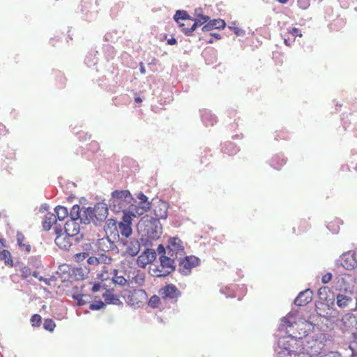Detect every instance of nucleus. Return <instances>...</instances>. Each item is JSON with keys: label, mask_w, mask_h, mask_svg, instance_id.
Instances as JSON below:
<instances>
[{"label": "nucleus", "mask_w": 357, "mask_h": 357, "mask_svg": "<svg viewBox=\"0 0 357 357\" xmlns=\"http://www.w3.org/2000/svg\"><path fill=\"white\" fill-rule=\"evenodd\" d=\"M313 292L307 289L298 294L294 300V304L297 306H304L308 304L312 300Z\"/></svg>", "instance_id": "nucleus-13"}, {"label": "nucleus", "mask_w": 357, "mask_h": 357, "mask_svg": "<svg viewBox=\"0 0 357 357\" xmlns=\"http://www.w3.org/2000/svg\"><path fill=\"white\" fill-rule=\"evenodd\" d=\"M137 231L142 245L148 247L152 245L153 240H157L161 236L162 227L158 219L146 215L139 221Z\"/></svg>", "instance_id": "nucleus-2"}, {"label": "nucleus", "mask_w": 357, "mask_h": 357, "mask_svg": "<svg viewBox=\"0 0 357 357\" xmlns=\"http://www.w3.org/2000/svg\"><path fill=\"white\" fill-rule=\"evenodd\" d=\"M294 351H291V356H289V357H312L313 355L312 353L307 352L305 350H303L302 349L297 351L294 349V344H293V347H291Z\"/></svg>", "instance_id": "nucleus-32"}, {"label": "nucleus", "mask_w": 357, "mask_h": 357, "mask_svg": "<svg viewBox=\"0 0 357 357\" xmlns=\"http://www.w3.org/2000/svg\"><path fill=\"white\" fill-rule=\"evenodd\" d=\"M157 253L155 250L151 248H146L143 253L138 257V262L142 260H146L142 261L144 264L151 263L156 259Z\"/></svg>", "instance_id": "nucleus-18"}, {"label": "nucleus", "mask_w": 357, "mask_h": 357, "mask_svg": "<svg viewBox=\"0 0 357 357\" xmlns=\"http://www.w3.org/2000/svg\"><path fill=\"white\" fill-rule=\"evenodd\" d=\"M221 150L224 153L231 155L237 153L239 149L234 143L228 142L222 145Z\"/></svg>", "instance_id": "nucleus-24"}, {"label": "nucleus", "mask_w": 357, "mask_h": 357, "mask_svg": "<svg viewBox=\"0 0 357 357\" xmlns=\"http://www.w3.org/2000/svg\"><path fill=\"white\" fill-rule=\"evenodd\" d=\"M115 272V276L112 278V282L115 284H118L121 287H125L128 284L127 280L123 276H117V270L114 271Z\"/></svg>", "instance_id": "nucleus-36"}, {"label": "nucleus", "mask_w": 357, "mask_h": 357, "mask_svg": "<svg viewBox=\"0 0 357 357\" xmlns=\"http://www.w3.org/2000/svg\"><path fill=\"white\" fill-rule=\"evenodd\" d=\"M123 217H122V221L119 223L127 225H131L132 224V217H137V215H135V214H132V213L130 210V206H128V211L123 209Z\"/></svg>", "instance_id": "nucleus-29"}, {"label": "nucleus", "mask_w": 357, "mask_h": 357, "mask_svg": "<svg viewBox=\"0 0 357 357\" xmlns=\"http://www.w3.org/2000/svg\"><path fill=\"white\" fill-rule=\"evenodd\" d=\"M0 260L3 261L6 266H13V261L10 252L7 250H3L0 253Z\"/></svg>", "instance_id": "nucleus-28"}, {"label": "nucleus", "mask_w": 357, "mask_h": 357, "mask_svg": "<svg viewBox=\"0 0 357 357\" xmlns=\"http://www.w3.org/2000/svg\"><path fill=\"white\" fill-rule=\"evenodd\" d=\"M116 223V220L113 218H109L106 221L105 225L104 227V231L107 235L118 234Z\"/></svg>", "instance_id": "nucleus-23"}, {"label": "nucleus", "mask_w": 357, "mask_h": 357, "mask_svg": "<svg viewBox=\"0 0 357 357\" xmlns=\"http://www.w3.org/2000/svg\"><path fill=\"white\" fill-rule=\"evenodd\" d=\"M175 257L169 255H161L159 257L160 265L152 264L149 266V273L155 278H165L176 269Z\"/></svg>", "instance_id": "nucleus-5"}, {"label": "nucleus", "mask_w": 357, "mask_h": 357, "mask_svg": "<svg viewBox=\"0 0 357 357\" xmlns=\"http://www.w3.org/2000/svg\"><path fill=\"white\" fill-rule=\"evenodd\" d=\"M63 228L60 225L55 224L54 227V232L56 234V236L61 235L65 234V231H63Z\"/></svg>", "instance_id": "nucleus-55"}, {"label": "nucleus", "mask_w": 357, "mask_h": 357, "mask_svg": "<svg viewBox=\"0 0 357 357\" xmlns=\"http://www.w3.org/2000/svg\"><path fill=\"white\" fill-rule=\"evenodd\" d=\"M173 19L175 22H178L180 20H192V17H190L188 12L184 10H178L176 11Z\"/></svg>", "instance_id": "nucleus-30"}, {"label": "nucleus", "mask_w": 357, "mask_h": 357, "mask_svg": "<svg viewBox=\"0 0 357 357\" xmlns=\"http://www.w3.org/2000/svg\"><path fill=\"white\" fill-rule=\"evenodd\" d=\"M327 287H321L318 290V294L319 296V298L323 300V299H326V296H324L326 294V291H327Z\"/></svg>", "instance_id": "nucleus-50"}, {"label": "nucleus", "mask_w": 357, "mask_h": 357, "mask_svg": "<svg viewBox=\"0 0 357 357\" xmlns=\"http://www.w3.org/2000/svg\"><path fill=\"white\" fill-rule=\"evenodd\" d=\"M167 209L168 204L165 202H159L158 205L153 209V213L155 217L160 220V219L165 220L167 217Z\"/></svg>", "instance_id": "nucleus-17"}, {"label": "nucleus", "mask_w": 357, "mask_h": 357, "mask_svg": "<svg viewBox=\"0 0 357 357\" xmlns=\"http://www.w3.org/2000/svg\"><path fill=\"white\" fill-rule=\"evenodd\" d=\"M295 38L291 40L290 38H284V43L287 46H291V43L294 42Z\"/></svg>", "instance_id": "nucleus-62"}, {"label": "nucleus", "mask_w": 357, "mask_h": 357, "mask_svg": "<svg viewBox=\"0 0 357 357\" xmlns=\"http://www.w3.org/2000/svg\"><path fill=\"white\" fill-rule=\"evenodd\" d=\"M68 216H70L71 220H80V222L82 223V218L83 217V208L81 211L80 206L78 204H74L72 206L70 211L69 212Z\"/></svg>", "instance_id": "nucleus-22"}, {"label": "nucleus", "mask_w": 357, "mask_h": 357, "mask_svg": "<svg viewBox=\"0 0 357 357\" xmlns=\"http://www.w3.org/2000/svg\"><path fill=\"white\" fill-rule=\"evenodd\" d=\"M228 28L234 31V33L238 36H243L245 34V31L243 29L238 28L237 26L229 25Z\"/></svg>", "instance_id": "nucleus-44"}, {"label": "nucleus", "mask_w": 357, "mask_h": 357, "mask_svg": "<svg viewBox=\"0 0 357 357\" xmlns=\"http://www.w3.org/2000/svg\"><path fill=\"white\" fill-rule=\"evenodd\" d=\"M160 302V298L157 295L152 296L149 301V305L152 308H155L158 306V304Z\"/></svg>", "instance_id": "nucleus-42"}, {"label": "nucleus", "mask_w": 357, "mask_h": 357, "mask_svg": "<svg viewBox=\"0 0 357 357\" xmlns=\"http://www.w3.org/2000/svg\"><path fill=\"white\" fill-rule=\"evenodd\" d=\"M85 64L88 67L94 66L98 63V59L96 56V54L93 53H89L84 60Z\"/></svg>", "instance_id": "nucleus-33"}, {"label": "nucleus", "mask_w": 357, "mask_h": 357, "mask_svg": "<svg viewBox=\"0 0 357 357\" xmlns=\"http://www.w3.org/2000/svg\"><path fill=\"white\" fill-rule=\"evenodd\" d=\"M56 219L54 213H50L48 216H46L43 221V227L45 231H50L52 226L56 224Z\"/></svg>", "instance_id": "nucleus-27"}, {"label": "nucleus", "mask_w": 357, "mask_h": 357, "mask_svg": "<svg viewBox=\"0 0 357 357\" xmlns=\"http://www.w3.org/2000/svg\"><path fill=\"white\" fill-rule=\"evenodd\" d=\"M210 36L213 37L216 40H220L221 38V36L218 33H211L210 34Z\"/></svg>", "instance_id": "nucleus-64"}, {"label": "nucleus", "mask_w": 357, "mask_h": 357, "mask_svg": "<svg viewBox=\"0 0 357 357\" xmlns=\"http://www.w3.org/2000/svg\"><path fill=\"white\" fill-rule=\"evenodd\" d=\"M129 206L132 214L140 216L150 210L151 208V202H139L137 204H131Z\"/></svg>", "instance_id": "nucleus-12"}, {"label": "nucleus", "mask_w": 357, "mask_h": 357, "mask_svg": "<svg viewBox=\"0 0 357 357\" xmlns=\"http://www.w3.org/2000/svg\"><path fill=\"white\" fill-rule=\"evenodd\" d=\"M337 264H340L345 269L350 270L354 268L356 261L350 252H346L340 257Z\"/></svg>", "instance_id": "nucleus-14"}, {"label": "nucleus", "mask_w": 357, "mask_h": 357, "mask_svg": "<svg viewBox=\"0 0 357 357\" xmlns=\"http://www.w3.org/2000/svg\"><path fill=\"white\" fill-rule=\"evenodd\" d=\"M101 285L100 282H95L92 286L91 291L93 293L98 292L100 289Z\"/></svg>", "instance_id": "nucleus-57"}, {"label": "nucleus", "mask_w": 357, "mask_h": 357, "mask_svg": "<svg viewBox=\"0 0 357 357\" xmlns=\"http://www.w3.org/2000/svg\"><path fill=\"white\" fill-rule=\"evenodd\" d=\"M123 245L127 246V253L131 257H135L138 255L140 250V243L136 238H132L130 241H121Z\"/></svg>", "instance_id": "nucleus-15"}, {"label": "nucleus", "mask_w": 357, "mask_h": 357, "mask_svg": "<svg viewBox=\"0 0 357 357\" xmlns=\"http://www.w3.org/2000/svg\"><path fill=\"white\" fill-rule=\"evenodd\" d=\"M295 341L293 336H282L278 340L277 344L274 347V351L276 357H288L291 356V351H294L291 342Z\"/></svg>", "instance_id": "nucleus-6"}, {"label": "nucleus", "mask_w": 357, "mask_h": 357, "mask_svg": "<svg viewBox=\"0 0 357 357\" xmlns=\"http://www.w3.org/2000/svg\"><path fill=\"white\" fill-rule=\"evenodd\" d=\"M38 280L45 282L46 285H51L49 278H44L43 276H40V278H38Z\"/></svg>", "instance_id": "nucleus-60"}, {"label": "nucleus", "mask_w": 357, "mask_h": 357, "mask_svg": "<svg viewBox=\"0 0 357 357\" xmlns=\"http://www.w3.org/2000/svg\"><path fill=\"white\" fill-rule=\"evenodd\" d=\"M345 319H348L349 321H351V324L353 323V321H356V317L354 315V314H347L344 318H343V320H344Z\"/></svg>", "instance_id": "nucleus-58"}, {"label": "nucleus", "mask_w": 357, "mask_h": 357, "mask_svg": "<svg viewBox=\"0 0 357 357\" xmlns=\"http://www.w3.org/2000/svg\"><path fill=\"white\" fill-rule=\"evenodd\" d=\"M105 307V302L101 300L96 301L89 305V309L91 310H100Z\"/></svg>", "instance_id": "nucleus-40"}, {"label": "nucleus", "mask_w": 357, "mask_h": 357, "mask_svg": "<svg viewBox=\"0 0 357 357\" xmlns=\"http://www.w3.org/2000/svg\"><path fill=\"white\" fill-rule=\"evenodd\" d=\"M167 255L176 259L185 255L183 242L177 236L170 237L167 245Z\"/></svg>", "instance_id": "nucleus-8"}, {"label": "nucleus", "mask_w": 357, "mask_h": 357, "mask_svg": "<svg viewBox=\"0 0 357 357\" xmlns=\"http://www.w3.org/2000/svg\"><path fill=\"white\" fill-rule=\"evenodd\" d=\"M63 230L66 234L74 237V241L75 243H79L83 238V234H79V224L75 220L70 219L68 220L64 225Z\"/></svg>", "instance_id": "nucleus-9"}, {"label": "nucleus", "mask_w": 357, "mask_h": 357, "mask_svg": "<svg viewBox=\"0 0 357 357\" xmlns=\"http://www.w3.org/2000/svg\"><path fill=\"white\" fill-rule=\"evenodd\" d=\"M285 163L284 156L282 154H277L271 158L270 165L273 168L279 170Z\"/></svg>", "instance_id": "nucleus-21"}, {"label": "nucleus", "mask_w": 357, "mask_h": 357, "mask_svg": "<svg viewBox=\"0 0 357 357\" xmlns=\"http://www.w3.org/2000/svg\"><path fill=\"white\" fill-rule=\"evenodd\" d=\"M167 43L169 45H174L177 43V40L174 37L167 39Z\"/></svg>", "instance_id": "nucleus-61"}, {"label": "nucleus", "mask_w": 357, "mask_h": 357, "mask_svg": "<svg viewBox=\"0 0 357 357\" xmlns=\"http://www.w3.org/2000/svg\"><path fill=\"white\" fill-rule=\"evenodd\" d=\"M119 227L120 229V232L122 236L126 238H128L132 234V228L131 225H123L121 223H119Z\"/></svg>", "instance_id": "nucleus-34"}, {"label": "nucleus", "mask_w": 357, "mask_h": 357, "mask_svg": "<svg viewBox=\"0 0 357 357\" xmlns=\"http://www.w3.org/2000/svg\"><path fill=\"white\" fill-rule=\"evenodd\" d=\"M83 297H86V295H74L73 298L77 301V305L78 306H83L87 303L84 300Z\"/></svg>", "instance_id": "nucleus-43"}, {"label": "nucleus", "mask_w": 357, "mask_h": 357, "mask_svg": "<svg viewBox=\"0 0 357 357\" xmlns=\"http://www.w3.org/2000/svg\"><path fill=\"white\" fill-rule=\"evenodd\" d=\"M179 26L182 27V31L187 36H192V32L199 26L198 24L195 22L190 28H185V24L183 23L180 24Z\"/></svg>", "instance_id": "nucleus-37"}, {"label": "nucleus", "mask_w": 357, "mask_h": 357, "mask_svg": "<svg viewBox=\"0 0 357 357\" xmlns=\"http://www.w3.org/2000/svg\"><path fill=\"white\" fill-rule=\"evenodd\" d=\"M201 118L205 126H213L217 122V117L208 109L201 111Z\"/></svg>", "instance_id": "nucleus-19"}, {"label": "nucleus", "mask_w": 357, "mask_h": 357, "mask_svg": "<svg viewBox=\"0 0 357 357\" xmlns=\"http://www.w3.org/2000/svg\"><path fill=\"white\" fill-rule=\"evenodd\" d=\"M74 237L67 234L56 236L54 242L57 246L64 250H68L73 245Z\"/></svg>", "instance_id": "nucleus-11"}, {"label": "nucleus", "mask_w": 357, "mask_h": 357, "mask_svg": "<svg viewBox=\"0 0 357 357\" xmlns=\"http://www.w3.org/2000/svg\"><path fill=\"white\" fill-rule=\"evenodd\" d=\"M102 297L105 299V303L118 305L121 303L119 297L111 293L109 290H107L103 294Z\"/></svg>", "instance_id": "nucleus-25"}, {"label": "nucleus", "mask_w": 357, "mask_h": 357, "mask_svg": "<svg viewBox=\"0 0 357 357\" xmlns=\"http://www.w3.org/2000/svg\"><path fill=\"white\" fill-rule=\"evenodd\" d=\"M297 4L301 9L305 10L310 5V0H298Z\"/></svg>", "instance_id": "nucleus-47"}, {"label": "nucleus", "mask_w": 357, "mask_h": 357, "mask_svg": "<svg viewBox=\"0 0 357 357\" xmlns=\"http://www.w3.org/2000/svg\"><path fill=\"white\" fill-rule=\"evenodd\" d=\"M56 327L54 321L52 319H46L43 323V328L45 330L52 332Z\"/></svg>", "instance_id": "nucleus-39"}, {"label": "nucleus", "mask_w": 357, "mask_h": 357, "mask_svg": "<svg viewBox=\"0 0 357 357\" xmlns=\"http://www.w3.org/2000/svg\"><path fill=\"white\" fill-rule=\"evenodd\" d=\"M48 209L49 205L47 204H43L39 208V211L40 213H45V211H47Z\"/></svg>", "instance_id": "nucleus-59"}, {"label": "nucleus", "mask_w": 357, "mask_h": 357, "mask_svg": "<svg viewBox=\"0 0 357 357\" xmlns=\"http://www.w3.org/2000/svg\"><path fill=\"white\" fill-rule=\"evenodd\" d=\"M321 357H342L341 354L337 351H329Z\"/></svg>", "instance_id": "nucleus-51"}, {"label": "nucleus", "mask_w": 357, "mask_h": 357, "mask_svg": "<svg viewBox=\"0 0 357 357\" xmlns=\"http://www.w3.org/2000/svg\"><path fill=\"white\" fill-rule=\"evenodd\" d=\"M157 252L159 255V257L161 255H167V246L165 247L162 244H160L158 246Z\"/></svg>", "instance_id": "nucleus-48"}, {"label": "nucleus", "mask_w": 357, "mask_h": 357, "mask_svg": "<svg viewBox=\"0 0 357 357\" xmlns=\"http://www.w3.org/2000/svg\"><path fill=\"white\" fill-rule=\"evenodd\" d=\"M87 262L91 265H98L100 263V261L96 257L92 256L88 258Z\"/></svg>", "instance_id": "nucleus-53"}, {"label": "nucleus", "mask_w": 357, "mask_h": 357, "mask_svg": "<svg viewBox=\"0 0 357 357\" xmlns=\"http://www.w3.org/2000/svg\"><path fill=\"white\" fill-rule=\"evenodd\" d=\"M54 212L56 213V219L60 221H62L66 218L68 217L69 214L67 207L60 205L54 208Z\"/></svg>", "instance_id": "nucleus-26"}, {"label": "nucleus", "mask_w": 357, "mask_h": 357, "mask_svg": "<svg viewBox=\"0 0 357 357\" xmlns=\"http://www.w3.org/2000/svg\"><path fill=\"white\" fill-rule=\"evenodd\" d=\"M139 71L143 75L146 73V69L142 62L139 63Z\"/></svg>", "instance_id": "nucleus-63"}, {"label": "nucleus", "mask_w": 357, "mask_h": 357, "mask_svg": "<svg viewBox=\"0 0 357 357\" xmlns=\"http://www.w3.org/2000/svg\"><path fill=\"white\" fill-rule=\"evenodd\" d=\"M177 259L179 266L178 271L184 276L190 275L192 269L200 264V259L194 255L181 257Z\"/></svg>", "instance_id": "nucleus-7"}, {"label": "nucleus", "mask_w": 357, "mask_h": 357, "mask_svg": "<svg viewBox=\"0 0 357 357\" xmlns=\"http://www.w3.org/2000/svg\"><path fill=\"white\" fill-rule=\"evenodd\" d=\"M136 197L139 200V202H149L146 195H145L142 192H139L136 195Z\"/></svg>", "instance_id": "nucleus-54"}, {"label": "nucleus", "mask_w": 357, "mask_h": 357, "mask_svg": "<svg viewBox=\"0 0 357 357\" xmlns=\"http://www.w3.org/2000/svg\"><path fill=\"white\" fill-rule=\"evenodd\" d=\"M17 242L20 247L24 248L26 252H29L31 251V245L29 244H25L23 243L24 240V236L21 231H17Z\"/></svg>", "instance_id": "nucleus-31"}, {"label": "nucleus", "mask_w": 357, "mask_h": 357, "mask_svg": "<svg viewBox=\"0 0 357 357\" xmlns=\"http://www.w3.org/2000/svg\"><path fill=\"white\" fill-rule=\"evenodd\" d=\"M332 279V274L331 273H327L324 275L321 278V282L324 284L328 283Z\"/></svg>", "instance_id": "nucleus-52"}, {"label": "nucleus", "mask_w": 357, "mask_h": 357, "mask_svg": "<svg viewBox=\"0 0 357 357\" xmlns=\"http://www.w3.org/2000/svg\"><path fill=\"white\" fill-rule=\"evenodd\" d=\"M289 33L291 35H292L294 38L297 37V36H299V37L302 36V33H301V31L298 28H296V27L291 28L290 30H289Z\"/></svg>", "instance_id": "nucleus-49"}, {"label": "nucleus", "mask_w": 357, "mask_h": 357, "mask_svg": "<svg viewBox=\"0 0 357 357\" xmlns=\"http://www.w3.org/2000/svg\"><path fill=\"white\" fill-rule=\"evenodd\" d=\"M210 20V17L208 15H205L200 13H197V17L195 19L192 18V21H194L195 23L198 24V26H200L202 25L206 24V23Z\"/></svg>", "instance_id": "nucleus-35"}, {"label": "nucleus", "mask_w": 357, "mask_h": 357, "mask_svg": "<svg viewBox=\"0 0 357 357\" xmlns=\"http://www.w3.org/2000/svg\"><path fill=\"white\" fill-rule=\"evenodd\" d=\"M226 26V23L225 20L222 19H213V20H209L206 24H204L202 30L204 32L210 31L213 29H224Z\"/></svg>", "instance_id": "nucleus-16"}, {"label": "nucleus", "mask_w": 357, "mask_h": 357, "mask_svg": "<svg viewBox=\"0 0 357 357\" xmlns=\"http://www.w3.org/2000/svg\"><path fill=\"white\" fill-rule=\"evenodd\" d=\"M30 321L33 327H38L40 326L42 321L41 316L38 314H35L31 316Z\"/></svg>", "instance_id": "nucleus-41"}, {"label": "nucleus", "mask_w": 357, "mask_h": 357, "mask_svg": "<svg viewBox=\"0 0 357 357\" xmlns=\"http://www.w3.org/2000/svg\"><path fill=\"white\" fill-rule=\"evenodd\" d=\"M22 273V278H27L31 275V268L28 266H23L21 270Z\"/></svg>", "instance_id": "nucleus-46"}, {"label": "nucleus", "mask_w": 357, "mask_h": 357, "mask_svg": "<svg viewBox=\"0 0 357 357\" xmlns=\"http://www.w3.org/2000/svg\"><path fill=\"white\" fill-rule=\"evenodd\" d=\"M296 314L297 311H291L286 317H284L281 319L278 330L280 333L284 332L287 334L286 336L291 335L294 337L295 341L291 342L292 344L302 346L303 350L312 353L313 356H315L319 353V348H317V345L319 344V343L317 340L306 337L303 340L301 337H298L291 333L294 324H296L295 318Z\"/></svg>", "instance_id": "nucleus-1"}, {"label": "nucleus", "mask_w": 357, "mask_h": 357, "mask_svg": "<svg viewBox=\"0 0 357 357\" xmlns=\"http://www.w3.org/2000/svg\"><path fill=\"white\" fill-rule=\"evenodd\" d=\"M327 228L333 234H337L339 231L340 226L337 224V222H331L328 224Z\"/></svg>", "instance_id": "nucleus-45"}, {"label": "nucleus", "mask_w": 357, "mask_h": 357, "mask_svg": "<svg viewBox=\"0 0 357 357\" xmlns=\"http://www.w3.org/2000/svg\"><path fill=\"white\" fill-rule=\"evenodd\" d=\"M132 202L137 203L129 190H116L111 193L108 205L112 211L118 213L126 209L131 204Z\"/></svg>", "instance_id": "nucleus-4"}, {"label": "nucleus", "mask_w": 357, "mask_h": 357, "mask_svg": "<svg viewBox=\"0 0 357 357\" xmlns=\"http://www.w3.org/2000/svg\"><path fill=\"white\" fill-rule=\"evenodd\" d=\"M353 303L351 296L338 293L336 296V303L338 307L344 308L349 307Z\"/></svg>", "instance_id": "nucleus-20"}, {"label": "nucleus", "mask_w": 357, "mask_h": 357, "mask_svg": "<svg viewBox=\"0 0 357 357\" xmlns=\"http://www.w3.org/2000/svg\"><path fill=\"white\" fill-rule=\"evenodd\" d=\"M108 204L99 202L95 204L94 207H83V217L82 224H94L100 226L104 222L108 215Z\"/></svg>", "instance_id": "nucleus-3"}, {"label": "nucleus", "mask_w": 357, "mask_h": 357, "mask_svg": "<svg viewBox=\"0 0 357 357\" xmlns=\"http://www.w3.org/2000/svg\"><path fill=\"white\" fill-rule=\"evenodd\" d=\"M88 256H89L88 253L82 252V253L76 254L75 258H76L77 261H79L84 260Z\"/></svg>", "instance_id": "nucleus-56"}, {"label": "nucleus", "mask_w": 357, "mask_h": 357, "mask_svg": "<svg viewBox=\"0 0 357 357\" xmlns=\"http://www.w3.org/2000/svg\"><path fill=\"white\" fill-rule=\"evenodd\" d=\"M70 268L68 267V266L67 265H61V266H59V270L57 271V273H62L63 274V280H66L67 278H69V275H70Z\"/></svg>", "instance_id": "nucleus-38"}, {"label": "nucleus", "mask_w": 357, "mask_h": 357, "mask_svg": "<svg viewBox=\"0 0 357 357\" xmlns=\"http://www.w3.org/2000/svg\"><path fill=\"white\" fill-rule=\"evenodd\" d=\"M162 298L176 299L181 296V292L173 284H168L162 287L159 291Z\"/></svg>", "instance_id": "nucleus-10"}]
</instances>
